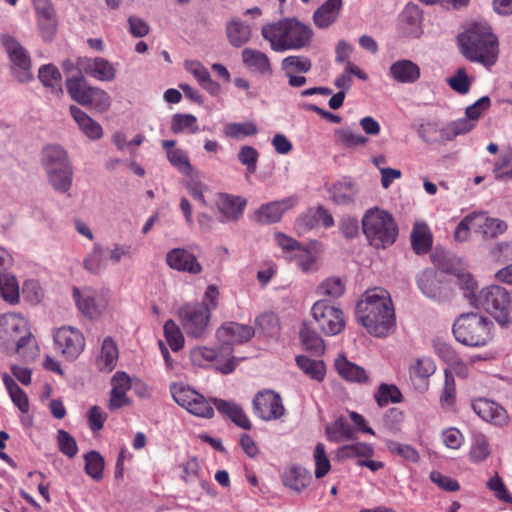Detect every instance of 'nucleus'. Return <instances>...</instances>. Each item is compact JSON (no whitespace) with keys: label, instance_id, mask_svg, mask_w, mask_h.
I'll use <instances>...</instances> for the list:
<instances>
[{"label":"nucleus","instance_id":"obj_1","mask_svg":"<svg viewBox=\"0 0 512 512\" xmlns=\"http://www.w3.org/2000/svg\"><path fill=\"white\" fill-rule=\"evenodd\" d=\"M358 321L376 337H385L393 330L395 316L392 303L385 290L367 291L356 306Z\"/></svg>","mask_w":512,"mask_h":512},{"label":"nucleus","instance_id":"obj_2","mask_svg":"<svg viewBox=\"0 0 512 512\" xmlns=\"http://www.w3.org/2000/svg\"><path fill=\"white\" fill-rule=\"evenodd\" d=\"M457 42L460 52L467 60L486 67L497 62L499 43L489 26L474 24L458 35Z\"/></svg>","mask_w":512,"mask_h":512},{"label":"nucleus","instance_id":"obj_3","mask_svg":"<svg viewBox=\"0 0 512 512\" xmlns=\"http://www.w3.org/2000/svg\"><path fill=\"white\" fill-rule=\"evenodd\" d=\"M262 37L274 52L300 50L310 45L313 32L296 19L285 18L262 26Z\"/></svg>","mask_w":512,"mask_h":512},{"label":"nucleus","instance_id":"obj_4","mask_svg":"<svg viewBox=\"0 0 512 512\" xmlns=\"http://www.w3.org/2000/svg\"><path fill=\"white\" fill-rule=\"evenodd\" d=\"M362 229L369 243L377 249L391 246L398 236V226L393 216L378 207L365 212Z\"/></svg>","mask_w":512,"mask_h":512},{"label":"nucleus","instance_id":"obj_5","mask_svg":"<svg viewBox=\"0 0 512 512\" xmlns=\"http://www.w3.org/2000/svg\"><path fill=\"white\" fill-rule=\"evenodd\" d=\"M493 322L480 313L461 314L453 324V334L463 345L482 347L492 339Z\"/></svg>","mask_w":512,"mask_h":512},{"label":"nucleus","instance_id":"obj_6","mask_svg":"<svg viewBox=\"0 0 512 512\" xmlns=\"http://www.w3.org/2000/svg\"><path fill=\"white\" fill-rule=\"evenodd\" d=\"M177 315L188 337L202 339L207 335L211 312L206 303H186L178 309Z\"/></svg>","mask_w":512,"mask_h":512},{"label":"nucleus","instance_id":"obj_7","mask_svg":"<svg viewBox=\"0 0 512 512\" xmlns=\"http://www.w3.org/2000/svg\"><path fill=\"white\" fill-rule=\"evenodd\" d=\"M65 84L70 97L80 105L92 106L100 111L109 108V94L101 88L90 86L83 75L67 78Z\"/></svg>","mask_w":512,"mask_h":512},{"label":"nucleus","instance_id":"obj_8","mask_svg":"<svg viewBox=\"0 0 512 512\" xmlns=\"http://www.w3.org/2000/svg\"><path fill=\"white\" fill-rule=\"evenodd\" d=\"M313 324L328 336L339 334L345 327L344 315L341 309L326 300L314 303L311 309Z\"/></svg>","mask_w":512,"mask_h":512},{"label":"nucleus","instance_id":"obj_9","mask_svg":"<svg viewBox=\"0 0 512 512\" xmlns=\"http://www.w3.org/2000/svg\"><path fill=\"white\" fill-rule=\"evenodd\" d=\"M510 299L511 297L505 288L499 285H491L480 291L475 302L503 326L507 320L506 315Z\"/></svg>","mask_w":512,"mask_h":512},{"label":"nucleus","instance_id":"obj_10","mask_svg":"<svg viewBox=\"0 0 512 512\" xmlns=\"http://www.w3.org/2000/svg\"><path fill=\"white\" fill-rule=\"evenodd\" d=\"M253 412L264 421L280 419L285 414V407L280 394L273 390L259 391L252 401Z\"/></svg>","mask_w":512,"mask_h":512},{"label":"nucleus","instance_id":"obj_11","mask_svg":"<svg viewBox=\"0 0 512 512\" xmlns=\"http://www.w3.org/2000/svg\"><path fill=\"white\" fill-rule=\"evenodd\" d=\"M255 334V329L250 325L228 322L221 325L216 331V337L220 343V352L230 354L233 344L248 342Z\"/></svg>","mask_w":512,"mask_h":512},{"label":"nucleus","instance_id":"obj_12","mask_svg":"<svg viewBox=\"0 0 512 512\" xmlns=\"http://www.w3.org/2000/svg\"><path fill=\"white\" fill-rule=\"evenodd\" d=\"M2 44L12 62L14 68L19 69L17 79L20 82H26L32 78L30 72L31 59L27 50L12 36L4 35Z\"/></svg>","mask_w":512,"mask_h":512},{"label":"nucleus","instance_id":"obj_13","mask_svg":"<svg viewBox=\"0 0 512 512\" xmlns=\"http://www.w3.org/2000/svg\"><path fill=\"white\" fill-rule=\"evenodd\" d=\"M54 342L68 359H75L82 352L85 340L82 333L73 327H62L54 334Z\"/></svg>","mask_w":512,"mask_h":512},{"label":"nucleus","instance_id":"obj_14","mask_svg":"<svg viewBox=\"0 0 512 512\" xmlns=\"http://www.w3.org/2000/svg\"><path fill=\"white\" fill-rule=\"evenodd\" d=\"M77 67L80 72L99 81L110 82L116 77V69L111 62L102 57L78 58Z\"/></svg>","mask_w":512,"mask_h":512},{"label":"nucleus","instance_id":"obj_15","mask_svg":"<svg viewBox=\"0 0 512 512\" xmlns=\"http://www.w3.org/2000/svg\"><path fill=\"white\" fill-rule=\"evenodd\" d=\"M37 23L45 41H51L57 31V17L51 0H32Z\"/></svg>","mask_w":512,"mask_h":512},{"label":"nucleus","instance_id":"obj_16","mask_svg":"<svg viewBox=\"0 0 512 512\" xmlns=\"http://www.w3.org/2000/svg\"><path fill=\"white\" fill-rule=\"evenodd\" d=\"M472 408L479 417L495 426L503 427L509 422L507 411L492 400L479 398L472 403Z\"/></svg>","mask_w":512,"mask_h":512},{"label":"nucleus","instance_id":"obj_17","mask_svg":"<svg viewBox=\"0 0 512 512\" xmlns=\"http://www.w3.org/2000/svg\"><path fill=\"white\" fill-rule=\"evenodd\" d=\"M112 389L108 408L110 411L118 410L130 404V399L126 393L131 388V379L125 372H116L111 379Z\"/></svg>","mask_w":512,"mask_h":512},{"label":"nucleus","instance_id":"obj_18","mask_svg":"<svg viewBox=\"0 0 512 512\" xmlns=\"http://www.w3.org/2000/svg\"><path fill=\"white\" fill-rule=\"evenodd\" d=\"M167 265L177 271L199 274L202 266L195 255L182 248L170 250L166 255Z\"/></svg>","mask_w":512,"mask_h":512},{"label":"nucleus","instance_id":"obj_19","mask_svg":"<svg viewBox=\"0 0 512 512\" xmlns=\"http://www.w3.org/2000/svg\"><path fill=\"white\" fill-rule=\"evenodd\" d=\"M296 198L290 197L281 201H275L262 205L255 212V219L260 224H272L278 222L282 214L293 207Z\"/></svg>","mask_w":512,"mask_h":512},{"label":"nucleus","instance_id":"obj_20","mask_svg":"<svg viewBox=\"0 0 512 512\" xmlns=\"http://www.w3.org/2000/svg\"><path fill=\"white\" fill-rule=\"evenodd\" d=\"M389 75L398 83L412 84L419 80L421 70L415 62L408 59H400L390 66Z\"/></svg>","mask_w":512,"mask_h":512},{"label":"nucleus","instance_id":"obj_21","mask_svg":"<svg viewBox=\"0 0 512 512\" xmlns=\"http://www.w3.org/2000/svg\"><path fill=\"white\" fill-rule=\"evenodd\" d=\"M25 321L15 314H3L0 316V340L8 349L9 344L14 342L19 334L26 331Z\"/></svg>","mask_w":512,"mask_h":512},{"label":"nucleus","instance_id":"obj_22","mask_svg":"<svg viewBox=\"0 0 512 512\" xmlns=\"http://www.w3.org/2000/svg\"><path fill=\"white\" fill-rule=\"evenodd\" d=\"M211 401L221 414L227 416L238 427L244 430L252 428L250 420L240 405L218 398H212Z\"/></svg>","mask_w":512,"mask_h":512},{"label":"nucleus","instance_id":"obj_23","mask_svg":"<svg viewBox=\"0 0 512 512\" xmlns=\"http://www.w3.org/2000/svg\"><path fill=\"white\" fill-rule=\"evenodd\" d=\"M225 32L228 42L235 48L247 44L252 37V28L240 18H231L225 25Z\"/></svg>","mask_w":512,"mask_h":512},{"label":"nucleus","instance_id":"obj_24","mask_svg":"<svg viewBox=\"0 0 512 512\" xmlns=\"http://www.w3.org/2000/svg\"><path fill=\"white\" fill-rule=\"evenodd\" d=\"M246 200L240 196L222 195L218 202V210L221 214L220 222L237 221L243 214Z\"/></svg>","mask_w":512,"mask_h":512},{"label":"nucleus","instance_id":"obj_25","mask_svg":"<svg viewBox=\"0 0 512 512\" xmlns=\"http://www.w3.org/2000/svg\"><path fill=\"white\" fill-rule=\"evenodd\" d=\"M185 69L191 73L199 85L211 95H218L221 91L220 85L213 81L207 68L199 61L190 60L185 62Z\"/></svg>","mask_w":512,"mask_h":512},{"label":"nucleus","instance_id":"obj_26","mask_svg":"<svg viewBox=\"0 0 512 512\" xmlns=\"http://www.w3.org/2000/svg\"><path fill=\"white\" fill-rule=\"evenodd\" d=\"M241 56L243 64L250 70L262 75H270L272 73L270 59L264 52L252 48H245Z\"/></svg>","mask_w":512,"mask_h":512},{"label":"nucleus","instance_id":"obj_27","mask_svg":"<svg viewBox=\"0 0 512 512\" xmlns=\"http://www.w3.org/2000/svg\"><path fill=\"white\" fill-rule=\"evenodd\" d=\"M436 366L434 362L429 358H420L414 360L409 367V375L414 385H417L422 389H427L428 378L434 374Z\"/></svg>","mask_w":512,"mask_h":512},{"label":"nucleus","instance_id":"obj_28","mask_svg":"<svg viewBox=\"0 0 512 512\" xmlns=\"http://www.w3.org/2000/svg\"><path fill=\"white\" fill-rule=\"evenodd\" d=\"M328 191L332 201L337 205L353 203L357 194L355 183L348 178H344L334 183Z\"/></svg>","mask_w":512,"mask_h":512},{"label":"nucleus","instance_id":"obj_29","mask_svg":"<svg viewBox=\"0 0 512 512\" xmlns=\"http://www.w3.org/2000/svg\"><path fill=\"white\" fill-rule=\"evenodd\" d=\"M335 368L339 375L347 381L367 383L369 380L366 371L362 367L348 361L344 355H339L335 360Z\"/></svg>","mask_w":512,"mask_h":512},{"label":"nucleus","instance_id":"obj_30","mask_svg":"<svg viewBox=\"0 0 512 512\" xmlns=\"http://www.w3.org/2000/svg\"><path fill=\"white\" fill-rule=\"evenodd\" d=\"M73 296L78 309L85 316L93 319L101 314V308L96 303L95 292L91 289H84L82 292L78 288L73 289Z\"/></svg>","mask_w":512,"mask_h":512},{"label":"nucleus","instance_id":"obj_31","mask_svg":"<svg viewBox=\"0 0 512 512\" xmlns=\"http://www.w3.org/2000/svg\"><path fill=\"white\" fill-rule=\"evenodd\" d=\"M118 361V348L111 337L103 340L100 355L96 358V366L100 371L111 372Z\"/></svg>","mask_w":512,"mask_h":512},{"label":"nucleus","instance_id":"obj_32","mask_svg":"<svg viewBox=\"0 0 512 512\" xmlns=\"http://www.w3.org/2000/svg\"><path fill=\"white\" fill-rule=\"evenodd\" d=\"M342 7V0H327L313 15L314 23L319 28H327L337 18L338 12Z\"/></svg>","mask_w":512,"mask_h":512},{"label":"nucleus","instance_id":"obj_33","mask_svg":"<svg viewBox=\"0 0 512 512\" xmlns=\"http://www.w3.org/2000/svg\"><path fill=\"white\" fill-rule=\"evenodd\" d=\"M312 481V475L306 468L293 466L283 475L285 486L297 492L303 491Z\"/></svg>","mask_w":512,"mask_h":512},{"label":"nucleus","instance_id":"obj_34","mask_svg":"<svg viewBox=\"0 0 512 512\" xmlns=\"http://www.w3.org/2000/svg\"><path fill=\"white\" fill-rule=\"evenodd\" d=\"M49 182L53 188L59 192L65 193L69 191L72 185L73 169L71 164L49 168L46 170Z\"/></svg>","mask_w":512,"mask_h":512},{"label":"nucleus","instance_id":"obj_35","mask_svg":"<svg viewBox=\"0 0 512 512\" xmlns=\"http://www.w3.org/2000/svg\"><path fill=\"white\" fill-rule=\"evenodd\" d=\"M300 338L306 350H309L316 355H321L324 352V341L317 333L313 322H303L300 330Z\"/></svg>","mask_w":512,"mask_h":512},{"label":"nucleus","instance_id":"obj_36","mask_svg":"<svg viewBox=\"0 0 512 512\" xmlns=\"http://www.w3.org/2000/svg\"><path fill=\"white\" fill-rule=\"evenodd\" d=\"M411 245L418 255L426 254L432 247V235L425 223H415L411 232Z\"/></svg>","mask_w":512,"mask_h":512},{"label":"nucleus","instance_id":"obj_37","mask_svg":"<svg viewBox=\"0 0 512 512\" xmlns=\"http://www.w3.org/2000/svg\"><path fill=\"white\" fill-rule=\"evenodd\" d=\"M42 162L46 170L71 164L67 152L56 144H50L43 148Z\"/></svg>","mask_w":512,"mask_h":512},{"label":"nucleus","instance_id":"obj_38","mask_svg":"<svg viewBox=\"0 0 512 512\" xmlns=\"http://www.w3.org/2000/svg\"><path fill=\"white\" fill-rule=\"evenodd\" d=\"M38 78L41 83L51 89L53 93H62V77L59 69L53 64L43 65L39 69Z\"/></svg>","mask_w":512,"mask_h":512},{"label":"nucleus","instance_id":"obj_39","mask_svg":"<svg viewBox=\"0 0 512 512\" xmlns=\"http://www.w3.org/2000/svg\"><path fill=\"white\" fill-rule=\"evenodd\" d=\"M420 138L429 145H444L467 130H418Z\"/></svg>","mask_w":512,"mask_h":512},{"label":"nucleus","instance_id":"obj_40","mask_svg":"<svg viewBox=\"0 0 512 512\" xmlns=\"http://www.w3.org/2000/svg\"><path fill=\"white\" fill-rule=\"evenodd\" d=\"M374 455V449L371 445L362 443V442H356L349 445H344L338 448L336 452V458L338 460H344L347 458H354V457H365L370 458Z\"/></svg>","mask_w":512,"mask_h":512},{"label":"nucleus","instance_id":"obj_41","mask_svg":"<svg viewBox=\"0 0 512 512\" xmlns=\"http://www.w3.org/2000/svg\"><path fill=\"white\" fill-rule=\"evenodd\" d=\"M480 219L482 222L477 225L478 231L485 239L496 238L507 230V224L498 218L484 217L481 215Z\"/></svg>","mask_w":512,"mask_h":512},{"label":"nucleus","instance_id":"obj_42","mask_svg":"<svg viewBox=\"0 0 512 512\" xmlns=\"http://www.w3.org/2000/svg\"><path fill=\"white\" fill-rule=\"evenodd\" d=\"M299 368L311 378L322 381L325 376V364L321 360L310 359L307 356L300 355L296 357Z\"/></svg>","mask_w":512,"mask_h":512},{"label":"nucleus","instance_id":"obj_43","mask_svg":"<svg viewBox=\"0 0 512 512\" xmlns=\"http://www.w3.org/2000/svg\"><path fill=\"white\" fill-rule=\"evenodd\" d=\"M0 295L11 304L19 301V286L15 276L0 271Z\"/></svg>","mask_w":512,"mask_h":512},{"label":"nucleus","instance_id":"obj_44","mask_svg":"<svg viewBox=\"0 0 512 512\" xmlns=\"http://www.w3.org/2000/svg\"><path fill=\"white\" fill-rule=\"evenodd\" d=\"M420 290L430 298H439L441 296L440 282L432 270L423 271L417 279Z\"/></svg>","mask_w":512,"mask_h":512},{"label":"nucleus","instance_id":"obj_45","mask_svg":"<svg viewBox=\"0 0 512 512\" xmlns=\"http://www.w3.org/2000/svg\"><path fill=\"white\" fill-rule=\"evenodd\" d=\"M85 472L94 480L99 481L103 478L104 458L95 450H91L84 455Z\"/></svg>","mask_w":512,"mask_h":512},{"label":"nucleus","instance_id":"obj_46","mask_svg":"<svg viewBox=\"0 0 512 512\" xmlns=\"http://www.w3.org/2000/svg\"><path fill=\"white\" fill-rule=\"evenodd\" d=\"M353 429L343 418L337 419L332 426L326 427V434L330 441L339 443L353 437Z\"/></svg>","mask_w":512,"mask_h":512},{"label":"nucleus","instance_id":"obj_47","mask_svg":"<svg viewBox=\"0 0 512 512\" xmlns=\"http://www.w3.org/2000/svg\"><path fill=\"white\" fill-rule=\"evenodd\" d=\"M282 68L285 74L307 73L312 68V62L308 57L291 55L283 59Z\"/></svg>","mask_w":512,"mask_h":512},{"label":"nucleus","instance_id":"obj_48","mask_svg":"<svg viewBox=\"0 0 512 512\" xmlns=\"http://www.w3.org/2000/svg\"><path fill=\"white\" fill-rule=\"evenodd\" d=\"M375 399L380 407L386 406L388 403H399L402 400V394L397 386L388 385L382 383L377 393L375 394Z\"/></svg>","mask_w":512,"mask_h":512},{"label":"nucleus","instance_id":"obj_49","mask_svg":"<svg viewBox=\"0 0 512 512\" xmlns=\"http://www.w3.org/2000/svg\"><path fill=\"white\" fill-rule=\"evenodd\" d=\"M164 335L173 351L180 350L184 345V336L179 326L173 320H167L164 324Z\"/></svg>","mask_w":512,"mask_h":512},{"label":"nucleus","instance_id":"obj_50","mask_svg":"<svg viewBox=\"0 0 512 512\" xmlns=\"http://www.w3.org/2000/svg\"><path fill=\"white\" fill-rule=\"evenodd\" d=\"M255 326L263 334L270 337L276 336L279 333V319L274 313H263L255 320Z\"/></svg>","mask_w":512,"mask_h":512},{"label":"nucleus","instance_id":"obj_51","mask_svg":"<svg viewBox=\"0 0 512 512\" xmlns=\"http://www.w3.org/2000/svg\"><path fill=\"white\" fill-rule=\"evenodd\" d=\"M58 448L65 456L73 458L78 453L76 439L67 431L60 429L57 432Z\"/></svg>","mask_w":512,"mask_h":512},{"label":"nucleus","instance_id":"obj_52","mask_svg":"<svg viewBox=\"0 0 512 512\" xmlns=\"http://www.w3.org/2000/svg\"><path fill=\"white\" fill-rule=\"evenodd\" d=\"M314 460L316 465L315 477L318 479L323 478L331 469L324 444L318 443L316 445L314 450Z\"/></svg>","mask_w":512,"mask_h":512},{"label":"nucleus","instance_id":"obj_53","mask_svg":"<svg viewBox=\"0 0 512 512\" xmlns=\"http://www.w3.org/2000/svg\"><path fill=\"white\" fill-rule=\"evenodd\" d=\"M259 158L258 151L252 146H242L238 153L239 162L246 166L247 173H255L257 169V162Z\"/></svg>","mask_w":512,"mask_h":512},{"label":"nucleus","instance_id":"obj_54","mask_svg":"<svg viewBox=\"0 0 512 512\" xmlns=\"http://www.w3.org/2000/svg\"><path fill=\"white\" fill-rule=\"evenodd\" d=\"M344 290L345 287L341 279L333 277L322 282L317 288V293L321 296L337 298L343 294Z\"/></svg>","mask_w":512,"mask_h":512},{"label":"nucleus","instance_id":"obj_55","mask_svg":"<svg viewBox=\"0 0 512 512\" xmlns=\"http://www.w3.org/2000/svg\"><path fill=\"white\" fill-rule=\"evenodd\" d=\"M335 139L345 147L364 145L368 141L367 137L356 134L353 130H336Z\"/></svg>","mask_w":512,"mask_h":512},{"label":"nucleus","instance_id":"obj_56","mask_svg":"<svg viewBox=\"0 0 512 512\" xmlns=\"http://www.w3.org/2000/svg\"><path fill=\"white\" fill-rule=\"evenodd\" d=\"M187 410L198 417L212 418L214 415L212 406L207 399L199 393L194 400L192 399V403Z\"/></svg>","mask_w":512,"mask_h":512},{"label":"nucleus","instance_id":"obj_57","mask_svg":"<svg viewBox=\"0 0 512 512\" xmlns=\"http://www.w3.org/2000/svg\"><path fill=\"white\" fill-rule=\"evenodd\" d=\"M489 454L490 450L487 438L483 434L475 435L470 451L471 459L473 461L480 462L485 460Z\"/></svg>","mask_w":512,"mask_h":512},{"label":"nucleus","instance_id":"obj_58","mask_svg":"<svg viewBox=\"0 0 512 512\" xmlns=\"http://www.w3.org/2000/svg\"><path fill=\"white\" fill-rule=\"evenodd\" d=\"M387 448L391 453L397 454L405 460L411 461L413 463H416L419 460V454L417 450L410 445L401 444L396 441H389L387 443Z\"/></svg>","mask_w":512,"mask_h":512},{"label":"nucleus","instance_id":"obj_59","mask_svg":"<svg viewBox=\"0 0 512 512\" xmlns=\"http://www.w3.org/2000/svg\"><path fill=\"white\" fill-rule=\"evenodd\" d=\"M171 393L175 402L186 409L191 405L192 399L194 400L198 394L195 390L176 384L171 387Z\"/></svg>","mask_w":512,"mask_h":512},{"label":"nucleus","instance_id":"obj_60","mask_svg":"<svg viewBox=\"0 0 512 512\" xmlns=\"http://www.w3.org/2000/svg\"><path fill=\"white\" fill-rule=\"evenodd\" d=\"M449 86L459 94H466L470 89V80L465 68H458L455 75L448 79Z\"/></svg>","mask_w":512,"mask_h":512},{"label":"nucleus","instance_id":"obj_61","mask_svg":"<svg viewBox=\"0 0 512 512\" xmlns=\"http://www.w3.org/2000/svg\"><path fill=\"white\" fill-rule=\"evenodd\" d=\"M445 384L441 393L440 401L443 406H451L455 401V379L448 369L444 371Z\"/></svg>","mask_w":512,"mask_h":512},{"label":"nucleus","instance_id":"obj_62","mask_svg":"<svg viewBox=\"0 0 512 512\" xmlns=\"http://www.w3.org/2000/svg\"><path fill=\"white\" fill-rule=\"evenodd\" d=\"M84 267L90 273L99 274L103 268L102 248L95 245L92 252L85 258Z\"/></svg>","mask_w":512,"mask_h":512},{"label":"nucleus","instance_id":"obj_63","mask_svg":"<svg viewBox=\"0 0 512 512\" xmlns=\"http://www.w3.org/2000/svg\"><path fill=\"white\" fill-rule=\"evenodd\" d=\"M170 163L182 173L189 175L192 168L187 155L179 149L167 151Z\"/></svg>","mask_w":512,"mask_h":512},{"label":"nucleus","instance_id":"obj_64","mask_svg":"<svg viewBox=\"0 0 512 512\" xmlns=\"http://www.w3.org/2000/svg\"><path fill=\"white\" fill-rule=\"evenodd\" d=\"M430 480L439 488L448 492H454L460 489L459 483L456 480L438 471H432L430 473Z\"/></svg>","mask_w":512,"mask_h":512}]
</instances>
